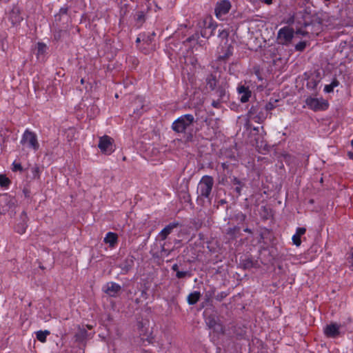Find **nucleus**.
Segmentation results:
<instances>
[{"label": "nucleus", "mask_w": 353, "mask_h": 353, "mask_svg": "<svg viewBox=\"0 0 353 353\" xmlns=\"http://www.w3.org/2000/svg\"><path fill=\"white\" fill-rule=\"evenodd\" d=\"M194 117L193 115L187 114L179 117L172 125V129L176 133L183 134L186 141H191L193 138V125Z\"/></svg>", "instance_id": "f257e3e1"}, {"label": "nucleus", "mask_w": 353, "mask_h": 353, "mask_svg": "<svg viewBox=\"0 0 353 353\" xmlns=\"http://www.w3.org/2000/svg\"><path fill=\"white\" fill-rule=\"evenodd\" d=\"M214 179L209 175L203 176L200 180L196 193L198 194L196 201L198 204L203 205L204 199H207L209 203H211V192L214 185Z\"/></svg>", "instance_id": "f03ea898"}, {"label": "nucleus", "mask_w": 353, "mask_h": 353, "mask_svg": "<svg viewBox=\"0 0 353 353\" xmlns=\"http://www.w3.org/2000/svg\"><path fill=\"white\" fill-rule=\"evenodd\" d=\"M248 117L250 120L261 123L266 119L267 112L263 105L257 102L252 105L248 112Z\"/></svg>", "instance_id": "7ed1b4c3"}, {"label": "nucleus", "mask_w": 353, "mask_h": 353, "mask_svg": "<svg viewBox=\"0 0 353 353\" xmlns=\"http://www.w3.org/2000/svg\"><path fill=\"white\" fill-rule=\"evenodd\" d=\"M20 143L21 145L27 146L34 151H37L39 148L37 134L28 129L26 130L23 132Z\"/></svg>", "instance_id": "20e7f679"}, {"label": "nucleus", "mask_w": 353, "mask_h": 353, "mask_svg": "<svg viewBox=\"0 0 353 353\" xmlns=\"http://www.w3.org/2000/svg\"><path fill=\"white\" fill-rule=\"evenodd\" d=\"M217 27V25L213 22L211 17L205 18L202 24L201 25V35L203 38L208 39L211 36L214 35V30Z\"/></svg>", "instance_id": "39448f33"}, {"label": "nucleus", "mask_w": 353, "mask_h": 353, "mask_svg": "<svg viewBox=\"0 0 353 353\" xmlns=\"http://www.w3.org/2000/svg\"><path fill=\"white\" fill-rule=\"evenodd\" d=\"M294 37V30L288 26L281 28L278 32V42L282 45H288Z\"/></svg>", "instance_id": "423d86ee"}, {"label": "nucleus", "mask_w": 353, "mask_h": 353, "mask_svg": "<svg viewBox=\"0 0 353 353\" xmlns=\"http://www.w3.org/2000/svg\"><path fill=\"white\" fill-rule=\"evenodd\" d=\"M205 323L207 326L210 329H212L214 332L218 334H224V327L221 323L219 318L214 314L207 316L205 318Z\"/></svg>", "instance_id": "0eeeda50"}, {"label": "nucleus", "mask_w": 353, "mask_h": 353, "mask_svg": "<svg viewBox=\"0 0 353 353\" xmlns=\"http://www.w3.org/2000/svg\"><path fill=\"white\" fill-rule=\"evenodd\" d=\"M113 142L114 140L111 137L104 135L100 137L98 147L103 153L110 154L114 151Z\"/></svg>", "instance_id": "6e6552de"}, {"label": "nucleus", "mask_w": 353, "mask_h": 353, "mask_svg": "<svg viewBox=\"0 0 353 353\" xmlns=\"http://www.w3.org/2000/svg\"><path fill=\"white\" fill-rule=\"evenodd\" d=\"M307 105L314 111L324 110L328 108V103L323 99L309 97L306 99Z\"/></svg>", "instance_id": "1a4fd4ad"}, {"label": "nucleus", "mask_w": 353, "mask_h": 353, "mask_svg": "<svg viewBox=\"0 0 353 353\" xmlns=\"http://www.w3.org/2000/svg\"><path fill=\"white\" fill-rule=\"evenodd\" d=\"M14 205V199L7 194L0 196V214H6Z\"/></svg>", "instance_id": "9d476101"}, {"label": "nucleus", "mask_w": 353, "mask_h": 353, "mask_svg": "<svg viewBox=\"0 0 353 353\" xmlns=\"http://www.w3.org/2000/svg\"><path fill=\"white\" fill-rule=\"evenodd\" d=\"M231 8V3L228 0L221 1L217 3L215 8V14L218 18L226 14Z\"/></svg>", "instance_id": "9b49d317"}, {"label": "nucleus", "mask_w": 353, "mask_h": 353, "mask_svg": "<svg viewBox=\"0 0 353 353\" xmlns=\"http://www.w3.org/2000/svg\"><path fill=\"white\" fill-rule=\"evenodd\" d=\"M121 291V286L114 282L106 284L104 292L112 297H117Z\"/></svg>", "instance_id": "f8f14e48"}, {"label": "nucleus", "mask_w": 353, "mask_h": 353, "mask_svg": "<svg viewBox=\"0 0 353 353\" xmlns=\"http://www.w3.org/2000/svg\"><path fill=\"white\" fill-rule=\"evenodd\" d=\"M237 91L240 97V101L241 103L248 102L251 97L252 92L249 87L244 85H239L237 88Z\"/></svg>", "instance_id": "ddd939ff"}, {"label": "nucleus", "mask_w": 353, "mask_h": 353, "mask_svg": "<svg viewBox=\"0 0 353 353\" xmlns=\"http://www.w3.org/2000/svg\"><path fill=\"white\" fill-rule=\"evenodd\" d=\"M304 28L310 31V34H318L321 30V22L317 19L311 23L305 21L304 23Z\"/></svg>", "instance_id": "4468645a"}, {"label": "nucleus", "mask_w": 353, "mask_h": 353, "mask_svg": "<svg viewBox=\"0 0 353 353\" xmlns=\"http://www.w3.org/2000/svg\"><path fill=\"white\" fill-rule=\"evenodd\" d=\"M214 98L218 99L223 102H226L228 100V94L226 92L225 87L223 84L219 85L214 90L213 94Z\"/></svg>", "instance_id": "2eb2a0df"}, {"label": "nucleus", "mask_w": 353, "mask_h": 353, "mask_svg": "<svg viewBox=\"0 0 353 353\" xmlns=\"http://www.w3.org/2000/svg\"><path fill=\"white\" fill-rule=\"evenodd\" d=\"M339 327L336 323L327 325L324 329V333L328 337L336 338L339 334Z\"/></svg>", "instance_id": "dca6fc26"}, {"label": "nucleus", "mask_w": 353, "mask_h": 353, "mask_svg": "<svg viewBox=\"0 0 353 353\" xmlns=\"http://www.w3.org/2000/svg\"><path fill=\"white\" fill-rule=\"evenodd\" d=\"M20 219H21V221L16 225L15 230L17 233H19L20 234H23L25 233L27 226H28V225H27L28 217H27L26 213L24 211L21 213Z\"/></svg>", "instance_id": "f3484780"}, {"label": "nucleus", "mask_w": 353, "mask_h": 353, "mask_svg": "<svg viewBox=\"0 0 353 353\" xmlns=\"http://www.w3.org/2000/svg\"><path fill=\"white\" fill-rule=\"evenodd\" d=\"M9 19L13 25L19 23L23 20L21 10L19 7L14 6L10 12Z\"/></svg>", "instance_id": "a211bd4d"}, {"label": "nucleus", "mask_w": 353, "mask_h": 353, "mask_svg": "<svg viewBox=\"0 0 353 353\" xmlns=\"http://www.w3.org/2000/svg\"><path fill=\"white\" fill-rule=\"evenodd\" d=\"M179 223L173 222L165 226L159 233V236L161 240H165L168 235L171 234L174 228L179 226Z\"/></svg>", "instance_id": "6ab92c4d"}, {"label": "nucleus", "mask_w": 353, "mask_h": 353, "mask_svg": "<svg viewBox=\"0 0 353 353\" xmlns=\"http://www.w3.org/2000/svg\"><path fill=\"white\" fill-rule=\"evenodd\" d=\"M134 265V258L130 256L125 259L119 265L120 268L125 273L128 272Z\"/></svg>", "instance_id": "aec40b11"}, {"label": "nucleus", "mask_w": 353, "mask_h": 353, "mask_svg": "<svg viewBox=\"0 0 353 353\" xmlns=\"http://www.w3.org/2000/svg\"><path fill=\"white\" fill-rule=\"evenodd\" d=\"M118 241V235L116 233L109 232L107 233L104 238V242L110 245V247H114Z\"/></svg>", "instance_id": "412c9836"}, {"label": "nucleus", "mask_w": 353, "mask_h": 353, "mask_svg": "<svg viewBox=\"0 0 353 353\" xmlns=\"http://www.w3.org/2000/svg\"><path fill=\"white\" fill-rule=\"evenodd\" d=\"M207 87L211 90H214L217 86V79L215 75L210 74L205 79Z\"/></svg>", "instance_id": "4be33fe9"}, {"label": "nucleus", "mask_w": 353, "mask_h": 353, "mask_svg": "<svg viewBox=\"0 0 353 353\" xmlns=\"http://www.w3.org/2000/svg\"><path fill=\"white\" fill-rule=\"evenodd\" d=\"M240 264L244 269H250L252 268H256L258 266V261H254L250 258H246L241 260Z\"/></svg>", "instance_id": "5701e85b"}, {"label": "nucleus", "mask_w": 353, "mask_h": 353, "mask_svg": "<svg viewBox=\"0 0 353 353\" xmlns=\"http://www.w3.org/2000/svg\"><path fill=\"white\" fill-rule=\"evenodd\" d=\"M201 293L197 291L190 293L187 298V301L189 305L196 304L200 299Z\"/></svg>", "instance_id": "b1692460"}, {"label": "nucleus", "mask_w": 353, "mask_h": 353, "mask_svg": "<svg viewBox=\"0 0 353 353\" xmlns=\"http://www.w3.org/2000/svg\"><path fill=\"white\" fill-rule=\"evenodd\" d=\"M88 332L84 328L79 327L74 334V339L77 342H83L87 337Z\"/></svg>", "instance_id": "393cba45"}, {"label": "nucleus", "mask_w": 353, "mask_h": 353, "mask_svg": "<svg viewBox=\"0 0 353 353\" xmlns=\"http://www.w3.org/2000/svg\"><path fill=\"white\" fill-rule=\"evenodd\" d=\"M240 233V228L238 226H234L233 228H229L226 230V234L228 236L230 239H234L237 237L238 234Z\"/></svg>", "instance_id": "a878e982"}, {"label": "nucleus", "mask_w": 353, "mask_h": 353, "mask_svg": "<svg viewBox=\"0 0 353 353\" xmlns=\"http://www.w3.org/2000/svg\"><path fill=\"white\" fill-rule=\"evenodd\" d=\"M232 182L233 185H236V188H234V190L236 192L237 195L239 196L241 193V188L243 186H244V183H242L236 177H234L232 180Z\"/></svg>", "instance_id": "bb28decb"}, {"label": "nucleus", "mask_w": 353, "mask_h": 353, "mask_svg": "<svg viewBox=\"0 0 353 353\" xmlns=\"http://www.w3.org/2000/svg\"><path fill=\"white\" fill-rule=\"evenodd\" d=\"M49 334H50V332L48 331V330H45V331H41H41H38L36 333L37 340L41 341V342H42V343L46 342V337Z\"/></svg>", "instance_id": "cd10ccee"}, {"label": "nucleus", "mask_w": 353, "mask_h": 353, "mask_svg": "<svg viewBox=\"0 0 353 353\" xmlns=\"http://www.w3.org/2000/svg\"><path fill=\"white\" fill-rule=\"evenodd\" d=\"M46 49H47V46L46 44H44L43 43H38L37 48H36L37 54L38 56L41 55V54H43L46 52Z\"/></svg>", "instance_id": "c85d7f7f"}, {"label": "nucleus", "mask_w": 353, "mask_h": 353, "mask_svg": "<svg viewBox=\"0 0 353 353\" xmlns=\"http://www.w3.org/2000/svg\"><path fill=\"white\" fill-rule=\"evenodd\" d=\"M232 51H233V47L230 45L228 46L226 52L223 55L219 56V59H221V60L227 59L232 54Z\"/></svg>", "instance_id": "c756f323"}, {"label": "nucleus", "mask_w": 353, "mask_h": 353, "mask_svg": "<svg viewBox=\"0 0 353 353\" xmlns=\"http://www.w3.org/2000/svg\"><path fill=\"white\" fill-rule=\"evenodd\" d=\"M319 83V80L310 79L307 83V87L311 90H315Z\"/></svg>", "instance_id": "7c9ffc66"}, {"label": "nucleus", "mask_w": 353, "mask_h": 353, "mask_svg": "<svg viewBox=\"0 0 353 353\" xmlns=\"http://www.w3.org/2000/svg\"><path fill=\"white\" fill-rule=\"evenodd\" d=\"M10 183V179L5 175L0 174V186L8 187Z\"/></svg>", "instance_id": "2f4dec72"}, {"label": "nucleus", "mask_w": 353, "mask_h": 353, "mask_svg": "<svg viewBox=\"0 0 353 353\" xmlns=\"http://www.w3.org/2000/svg\"><path fill=\"white\" fill-rule=\"evenodd\" d=\"M277 102L276 100H275L274 102L270 101L268 103L265 104V105L263 106L265 108V111L268 113V111H270L276 108L275 103Z\"/></svg>", "instance_id": "473e14b6"}, {"label": "nucleus", "mask_w": 353, "mask_h": 353, "mask_svg": "<svg viewBox=\"0 0 353 353\" xmlns=\"http://www.w3.org/2000/svg\"><path fill=\"white\" fill-rule=\"evenodd\" d=\"M307 42L306 41H300L295 46V50L296 51L303 52L306 48Z\"/></svg>", "instance_id": "72a5a7b5"}, {"label": "nucleus", "mask_w": 353, "mask_h": 353, "mask_svg": "<svg viewBox=\"0 0 353 353\" xmlns=\"http://www.w3.org/2000/svg\"><path fill=\"white\" fill-rule=\"evenodd\" d=\"M190 276H191L190 272H189L188 271H177V272L176 273V276L178 279H183L186 276L190 277Z\"/></svg>", "instance_id": "f704fd0d"}, {"label": "nucleus", "mask_w": 353, "mask_h": 353, "mask_svg": "<svg viewBox=\"0 0 353 353\" xmlns=\"http://www.w3.org/2000/svg\"><path fill=\"white\" fill-rule=\"evenodd\" d=\"M235 219L237 221L240 223H243L246 219V215L243 214V212H239L235 215Z\"/></svg>", "instance_id": "c9c22d12"}, {"label": "nucleus", "mask_w": 353, "mask_h": 353, "mask_svg": "<svg viewBox=\"0 0 353 353\" xmlns=\"http://www.w3.org/2000/svg\"><path fill=\"white\" fill-rule=\"evenodd\" d=\"M65 33V31L61 30H57L54 33V38L55 40L59 41L61 39L62 36Z\"/></svg>", "instance_id": "e433bc0d"}, {"label": "nucleus", "mask_w": 353, "mask_h": 353, "mask_svg": "<svg viewBox=\"0 0 353 353\" xmlns=\"http://www.w3.org/2000/svg\"><path fill=\"white\" fill-rule=\"evenodd\" d=\"M165 244H163L162 246H161V255L162 256H169L170 254V253L173 251V248L171 249V250H168L165 248Z\"/></svg>", "instance_id": "4c0bfd02"}, {"label": "nucleus", "mask_w": 353, "mask_h": 353, "mask_svg": "<svg viewBox=\"0 0 353 353\" xmlns=\"http://www.w3.org/2000/svg\"><path fill=\"white\" fill-rule=\"evenodd\" d=\"M292 241L295 245L299 246L301 243V236L296 235V234H294L292 236Z\"/></svg>", "instance_id": "58836bf2"}, {"label": "nucleus", "mask_w": 353, "mask_h": 353, "mask_svg": "<svg viewBox=\"0 0 353 353\" xmlns=\"http://www.w3.org/2000/svg\"><path fill=\"white\" fill-rule=\"evenodd\" d=\"M296 34H301L302 36L305 37V36H307L310 34V31L308 30H307V29L304 30H303L302 28H299V29H297L296 30Z\"/></svg>", "instance_id": "ea45409f"}, {"label": "nucleus", "mask_w": 353, "mask_h": 353, "mask_svg": "<svg viewBox=\"0 0 353 353\" xmlns=\"http://www.w3.org/2000/svg\"><path fill=\"white\" fill-rule=\"evenodd\" d=\"M221 103H223V101L218 99L214 98L212 101V105L215 108H219L221 107Z\"/></svg>", "instance_id": "a19ab883"}, {"label": "nucleus", "mask_w": 353, "mask_h": 353, "mask_svg": "<svg viewBox=\"0 0 353 353\" xmlns=\"http://www.w3.org/2000/svg\"><path fill=\"white\" fill-rule=\"evenodd\" d=\"M12 166H13L12 171H14V172H16V171L21 172V171H23V168L21 166V163H17V162L14 161L12 163Z\"/></svg>", "instance_id": "79ce46f5"}, {"label": "nucleus", "mask_w": 353, "mask_h": 353, "mask_svg": "<svg viewBox=\"0 0 353 353\" xmlns=\"http://www.w3.org/2000/svg\"><path fill=\"white\" fill-rule=\"evenodd\" d=\"M228 296V293L225 292H221L220 293H218L216 296H215V299L216 300L219 301H221L224 298H225L226 296Z\"/></svg>", "instance_id": "37998d69"}, {"label": "nucleus", "mask_w": 353, "mask_h": 353, "mask_svg": "<svg viewBox=\"0 0 353 353\" xmlns=\"http://www.w3.org/2000/svg\"><path fill=\"white\" fill-rule=\"evenodd\" d=\"M32 172L34 178L39 177V168L38 166H34L32 168Z\"/></svg>", "instance_id": "c03bdc74"}, {"label": "nucleus", "mask_w": 353, "mask_h": 353, "mask_svg": "<svg viewBox=\"0 0 353 353\" xmlns=\"http://www.w3.org/2000/svg\"><path fill=\"white\" fill-rule=\"evenodd\" d=\"M229 32L226 30H222L221 31L219 30V37H221L223 39H227L228 37Z\"/></svg>", "instance_id": "a18cd8bd"}, {"label": "nucleus", "mask_w": 353, "mask_h": 353, "mask_svg": "<svg viewBox=\"0 0 353 353\" xmlns=\"http://www.w3.org/2000/svg\"><path fill=\"white\" fill-rule=\"evenodd\" d=\"M199 34L197 33L192 35L191 37H188L187 39H186V42H191L192 41H197L199 39Z\"/></svg>", "instance_id": "49530a36"}, {"label": "nucleus", "mask_w": 353, "mask_h": 353, "mask_svg": "<svg viewBox=\"0 0 353 353\" xmlns=\"http://www.w3.org/2000/svg\"><path fill=\"white\" fill-rule=\"evenodd\" d=\"M305 232L306 229L305 228H298L296 231V234L301 236Z\"/></svg>", "instance_id": "de8ad7c7"}, {"label": "nucleus", "mask_w": 353, "mask_h": 353, "mask_svg": "<svg viewBox=\"0 0 353 353\" xmlns=\"http://www.w3.org/2000/svg\"><path fill=\"white\" fill-rule=\"evenodd\" d=\"M333 90H334V88L332 86L331 84L326 85L324 88V91L327 93L332 92L333 91Z\"/></svg>", "instance_id": "09e8293b"}, {"label": "nucleus", "mask_w": 353, "mask_h": 353, "mask_svg": "<svg viewBox=\"0 0 353 353\" xmlns=\"http://www.w3.org/2000/svg\"><path fill=\"white\" fill-rule=\"evenodd\" d=\"M68 8L67 7L61 8L59 10V15L66 14L68 13Z\"/></svg>", "instance_id": "8fccbe9b"}, {"label": "nucleus", "mask_w": 353, "mask_h": 353, "mask_svg": "<svg viewBox=\"0 0 353 353\" xmlns=\"http://www.w3.org/2000/svg\"><path fill=\"white\" fill-rule=\"evenodd\" d=\"M333 88L337 87L339 84V81L336 79H334L332 83H330Z\"/></svg>", "instance_id": "3c124183"}, {"label": "nucleus", "mask_w": 353, "mask_h": 353, "mask_svg": "<svg viewBox=\"0 0 353 353\" xmlns=\"http://www.w3.org/2000/svg\"><path fill=\"white\" fill-rule=\"evenodd\" d=\"M134 103L141 104L143 103V98L140 97H137L134 101Z\"/></svg>", "instance_id": "603ef678"}, {"label": "nucleus", "mask_w": 353, "mask_h": 353, "mask_svg": "<svg viewBox=\"0 0 353 353\" xmlns=\"http://www.w3.org/2000/svg\"><path fill=\"white\" fill-rule=\"evenodd\" d=\"M226 203H227V201L225 199H221L220 201H218V207L219 205H223L225 204Z\"/></svg>", "instance_id": "864d4df0"}, {"label": "nucleus", "mask_w": 353, "mask_h": 353, "mask_svg": "<svg viewBox=\"0 0 353 353\" xmlns=\"http://www.w3.org/2000/svg\"><path fill=\"white\" fill-rule=\"evenodd\" d=\"M172 270L174 272H176V273L177 272V271H179V266L177 264H174L172 267Z\"/></svg>", "instance_id": "5fc2aeb1"}, {"label": "nucleus", "mask_w": 353, "mask_h": 353, "mask_svg": "<svg viewBox=\"0 0 353 353\" xmlns=\"http://www.w3.org/2000/svg\"><path fill=\"white\" fill-rule=\"evenodd\" d=\"M347 156L350 159L353 160V152L350 151L347 152Z\"/></svg>", "instance_id": "6e6d98bb"}, {"label": "nucleus", "mask_w": 353, "mask_h": 353, "mask_svg": "<svg viewBox=\"0 0 353 353\" xmlns=\"http://www.w3.org/2000/svg\"><path fill=\"white\" fill-rule=\"evenodd\" d=\"M350 263H352V270H353V250H352V252L351 254V256L350 259Z\"/></svg>", "instance_id": "4d7b16f0"}, {"label": "nucleus", "mask_w": 353, "mask_h": 353, "mask_svg": "<svg viewBox=\"0 0 353 353\" xmlns=\"http://www.w3.org/2000/svg\"><path fill=\"white\" fill-rule=\"evenodd\" d=\"M244 232H245L250 233V234H252V230H251L250 229L248 228H245V229H244Z\"/></svg>", "instance_id": "13d9d810"}, {"label": "nucleus", "mask_w": 353, "mask_h": 353, "mask_svg": "<svg viewBox=\"0 0 353 353\" xmlns=\"http://www.w3.org/2000/svg\"><path fill=\"white\" fill-rule=\"evenodd\" d=\"M39 268H40L41 270H44V269H46V268H45L43 265H42L41 263L39 264Z\"/></svg>", "instance_id": "bf43d9fd"}, {"label": "nucleus", "mask_w": 353, "mask_h": 353, "mask_svg": "<svg viewBox=\"0 0 353 353\" xmlns=\"http://www.w3.org/2000/svg\"><path fill=\"white\" fill-rule=\"evenodd\" d=\"M142 353H153V352H149V351H148V350H143V351L142 352Z\"/></svg>", "instance_id": "052dcab7"}, {"label": "nucleus", "mask_w": 353, "mask_h": 353, "mask_svg": "<svg viewBox=\"0 0 353 353\" xmlns=\"http://www.w3.org/2000/svg\"><path fill=\"white\" fill-rule=\"evenodd\" d=\"M134 112H137V114H139L140 112H139V109H137V110H134Z\"/></svg>", "instance_id": "680f3d73"}, {"label": "nucleus", "mask_w": 353, "mask_h": 353, "mask_svg": "<svg viewBox=\"0 0 353 353\" xmlns=\"http://www.w3.org/2000/svg\"><path fill=\"white\" fill-rule=\"evenodd\" d=\"M84 83H85V80H84V79H81V84H83Z\"/></svg>", "instance_id": "e2e57ef3"}, {"label": "nucleus", "mask_w": 353, "mask_h": 353, "mask_svg": "<svg viewBox=\"0 0 353 353\" xmlns=\"http://www.w3.org/2000/svg\"><path fill=\"white\" fill-rule=\"evenodd\" d=\"M140 41H141V39H140V38H139V37H138V38L137 39V40H136V42H137V43H139Z\"/></svg>", "instance_id": "0e129e2a"}, {"label": "nucleus", "mask_w": 353, "mask_h": 353, "mask_svg": "<svg viewBox=\"0 0 353 353\" xmlns=\"http://www.w3.org/2000/svg\"><path fill=\"white\" fill-rule=\"evenodd\" d=\"M351 145L353 147V139L351 141Z\"/></svg>", "instance_id": "69168bd1"}, {"label": "nucleus", "mask_w": 353, "mask_h": 353, "mask_svg": "<svg viewBox=\"0 0 353 353\" xmlns=\"http://www.w3.org/2000/svg\"><path fill=\"white\" fill-rule=\"evenodd\" d=\"M143 108V105H141V109Z\"/></svg>", "instance_id": "338daca9"}]
</instances>
